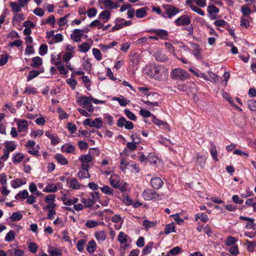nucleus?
I'll use <instances>...</instances> for the list:
<instances>
[{
    "mask_svg": "<svg viewBox=\"0 0 256 256\" xmlns=\"http://www.w3.org/2000/svg\"><path fill=\"white\" fill-rule=\"evenodd\" d=\"M17 126L19 132H25L28 130V124L26 120H18Z\"/></svg>",
    "mask_w": 256,
    "mask_h": 256,
    "instance_id": "8",
    "label": "nucleus"
},
{
    "mask_svg": "<svg viewBox=\"0 0 256 256\" xmlns=\"http://www.w3.org/2000/svg\"><path fill=\"white\" fill-rule=\"evenodd\" d=\"M92 126L100 128L102 126V122L100 118H98L92 120Z\"/></svg>",
    "mask_w": 256,
    "mask_h": 256,
    "instance_id": "31",
    "label": "nucleus"
},
{
    "mask_svg": "<svg viewBox=\"0 0 256 256\" xmlns=\"http://www.w3.org/2000/svg\"><path fill=\"white\" fill-rule=\"evenodd\" d=\"M104 6L110 9H116L119 6L118 2H114L112 0H102Z\"/></svg>",
    "mask_w": 256,
    "mask_h": 256,
    "instance_id": "14",
    "label": "nucleus"
},
{
    "mask_svg": "<svg viewBox=\"0 0 256 256\" xmlns=\"http://www.w3.org/2000/svg\"><path fill=\"white\" fill-rule=\"evenodd\" d=\"M149 67L148 74L151 78L160 82L168 78V69L163 65L153 64Z\"/></svg>",
    "mask_w": 256,
    "mask_h": 256,
    "instance_id": "1",
    "label": "nucleus"
},
{
    "mask_svg": "<svg viewBox=\"0 0 256 256\" xmlns=\"http://www.w3.org/2000/svg\"><path fill=\"white\" fill-rule=\"evenodd\" d=\"M152 186L156 190H158L163 184L162 179L158 177L152 178L150 180Z\"/></svg>",
    "mask_w": 256,
    "mask_h": 256,
    "instance_id": "10",
    "label": "nucleus"
},
{
    "mask_svg": "<svg viewBox=\"0 0 256 256\" xmlns=\"http://www.w3.org/2000/svg\"><path fill=\"white\" fill-rule=\"evenodd\" d=\"M75 149L74 146L68 144H65L62 146V150L68 154H74Z\"/></svg>",
    "mask_w": 256,
    "mask_h": 256,
    "instance_id": "19",
    "label": "nucleus"
},
{
    "mask_svg": "<svg viewBox=\"0 0 256 256\" xmlns=\"http://www.w3.org/2000/svg\"><path fill=\"white\" fill-rule=\"evenodd\" d=\"M54 64L56 66L61 74H65L68 73V71L64 68V64L61 60H58Z\"/></svg>",
    "mask_w": 256,
    "mask_h": 256,
    "instance_id": "21",
    "label": "nucleus"
},
{
    "mask_svg": "<svg viewBox=\"0 0 256 256\" xmlns=\"http://www.w3.org/2000/svg\"><path fill=\"white\" fill-rule=\"evenodd\" d=\"M22 184H24V183L22 182V180L19 178H17L11 182L12 187L14 188H18Z\"/></svg>",
    "mask_w": 256,
    "mask_h": 256,
    "instance_id": "58",
    "label": "nucleus"
},
{
    "mask_svg": "<svg viewBox=\"0 0 256 256\" xmlns=\"http://www.w3.org/2000/svg\"><path fill=\"white\" fill-rule=\"evenodd\" d=\"M110 18V13L107 10L102 11L99 15L98 18L104 20V22H107Z\"/></svg>",
    "mask_w": 256,
    "mask_h": 256,
    "instance_id": "32",
    "label": "nucleus"
},
{
    "mask_svg": "<svg viewBox=\"0 0 256 256\" xmlns=\"http://www.w3.org/2000/svg\"><path fill=\"white\" fill-rule=\"evenodd\" d=\"M40 74V72L38 70H32L30 71L28 74V76L27 78V80L30 81L34 78L36 77Z\"/></svg>",
    "mask_w": 256,
    "mask_h": 256,
    "instance_id": "44",
    "label": "nucleus"
},
{
    "mask_svg": "<svg viewBox=\"0 0 256 256\" xmlns=\"http://www.w3.org/2000/svg\"><path fill=\"white\" fill-rule=\"evenodd\" d=\"M78 176L80 179L89 178L90 176L88 172L84 170H80L78 174Z\"/></svg>",
    "mask_w": 256,
    "mask_h": 256,
    "instance_id": "48",
    "label": "nucleus"
},
{
    "mask_svg": "<svg viewBox=\"0 0 256 256\" xmlns=\"http://www.w3.org/2000/svg\"><path fill=\"white\" fill-rule=\"evenodd\" d=\"M84 32V30L75 29L70 36L71 38L76 42H80Z\"/></svg>",
    "mask_w": 256,
    "mask_h": 256,
    "instance_id": "7",
    "label": "nucleus"
},
{
    "mask_svg": "<svg viewBox=\"0 0 256 256\" xmlns=\"http://www.w3.org/2000/svg\"><path fill=\"white\" fill-rule=\"evenodd\" d=\"M63 40V36L60 34L54 35L51 40L50 44H54L62 42Z\"/></svg>",
    "mask_w": 256,
    "mask_h": 256,
    "instance_id": "42",
    "label": "nucleus"
},
{
    "mask_svg": "<svg viewBox=\"0 0 256 256\" xmlns=\"http://www.w3.org/2000/svg\"><path fill=\"white\" fill-rule=\"evenodd\" d=\"M86 240L84 239H81L78 240L77 243V248L80 252L83 250L84 245L86 244Z\"/></svg>",
    "mask_w": 256,
    "mask_h": 256,
    "instance_id": "59",
    "label": "nucleus"
},
{
    "mask_svg": "<svg viewBox=\"0 0 256 256\" xmlns=\"http://www.w3.org/2000/svg\"><path fill=\"white\" fill-rule=\"evenodd\" d=\"M96 248V244L94 240H90L86 246V250L90 253L94 252Z\"/></svg>",
    "mask_w": 256,
    "mask_h": 256,
    "instance_id": "27",
    "label": "nucleus"
},
{
    "mask_svg": "<svg viewBox=\"0 0 256 256\" xmlns=\"http://www.w3.org/2000/svg\"><path fill=\"white\" fill-rule=\"evenodd\" d=\"M45 135L51 140V144L52 145L55 146L60 142V138L55 136L49 131H46L45 132Z\"/></svg>",
    "mask_w": 256,
    "mask_h": 256,
    "instance_id": "15",
    "label": "nucleus"
},
{
    "mask_svg": "<svg viewBox=\"0 0 256 256\" xmlns=\"http://www.w3.org/2000/svg\"><path fill=\"white\" fill-rule=\"evenodd\" d=\"M229 252L230 254H232L234 256H237L239 253L238 246L237 245L232 246L230 248Z\"/></svg>",
    "mask_w": 256,
    "mask_h": 256,
    "instance_id": "61",
    "label": "nucleus"
},
{
    "mask_svg": "<svg viewBox=\"0 0 256 256\" xmlns=\"http://www.w3.org/2000/svg\"><path fill=\"white\" fill-rule=\"evenodd\" d=\"M248 106L252 111H256V100L254 99L250 100L248 101Z\"/></svg>",
    "mask_w": 256,
    "mask_h": 256,
    "instance_id": "51",
    "label": "nucleus"
},
{
    "mask_svg": "<svg viewBox=\"0 0 256 256\" xmlns=\"http://www.w3.org/2000/svg\"><path fill=\"white\" fill-rule=\"evenodd\" d=\"M208 78L211 80V82H214L215 83L219 80V77L212 72H208Z\"/></svg>",
    "mask_w": 256,
    "mask_h": 256,
    "instance_id": "60",
    "label": "nucleus"
},
{
    "mask_svg": "<svg viewBox=\"0 0 256 256\" xmlns=\"http://www.w3.org/2000/svg\"><path fill=\"white\" fill-rule=\"evenodd\" d=\"M78 48L80 52H86L90 49V46L87 42H84L80 45Z\"/></svg>",
    "mask_w": 256,
    "mask_h": 256,
    "instance_id": "54",
    "label": "nucleus"
},
{
    "mask_svg": "<svg viewBox=\"0 0 256 256\" xmlns=\"http://www.w3.org/2000/svg\"><path fill=\"white\" fill-rule=\"evenodd\" d=\"M190 19L188 15H182L174 21L178 26H188L190 24Z\"/></svg>",
    "mask_w": 256,
    "mask_h": 256,
    "instance_id": "6",
    "label": "nucleus"
},
{
    "mask_svg": "<svg viewBox=\"0 0 256 256\" xmlns=\"http://www.w3.org/2000/svg\"><path fill=\"white\" fill-rule=\"evenodd\" d=\"M79 160H80L82 162L88 163L92 161V158L89 154H85V155L82 156L79 158Z\"/></svg>",
    "mask_w": 256,
    "mask_h": 256,
    "instance_id": "41",
    "label": "nucleus"
},
{
    "mask_svg": "<svg viewBox=\"0 0 256 256\" xmlns=\"http://www.w3.org/2000/svg\"><path fill=\"white\" fill-rule=\"evenodd\" d=\"M57 187L54 184H49L45 188V191L48 192H54L57 190Z\"/></svg>",
    "mask_w": 256,
    "mask_h": 256,
    "instance_id": "40",
    "label": "nucleus"
},
{
    "mask_svg": "<svg viewBox=\"0 0 256 256\" xmlns=\"http://www.w3.org/2000/svg\"><path fill=\"white\" fill-rule=\"evenodd\" d=\"M54 158L57 162L62 165L64 166L68 164V160L62 154H57L55 155Z\"/></svg>",
    "mask_w": 256,
    "mask_h": 256,
    "instance_id": "24",
    "label": "nucleus"
},
{
    "mask_svg": "<svg viewBox=\"0 0 256 256\" xmlns=\"http://www.w3.org/2000/svg\"><path fill=\"white\" fill-rule=\"evenodd\" d=\"M142 195L146 200H158L160 199V195L154 190H146L143 192Z\"/></svg>",
    "mask_w": 256,
    "mask_h": 256,
    "instance_id": "4",
    "label": "nucleus"
},
{
    "mask_svg": "<svg viewBox=\"0 0 256 256\" xmlns=\"http://www.w3.org/2000/svg\"><path fill=\"white\" fill-rule=\"evenodd\" d=\"M92 96H81L78 98V102L83 106H86L92 103Z\"/></svg>",
    "mask_w": 256,
    "mask_h": 256,
    "instance_id": "12",
    "label": "nucleus"
},
{
    "mask_svg": "<svg viewBox=\"0 0 256 256\" xmlns=\"http://www.w3.org/2000/svg\"><path fill=\"white\" fill-rule=\"evenodd\" d=\"M157 158L153 154L150 153L148 156V161L152 164H156L157 162Z\"/></svg>",
    "mask_w": 256,
    "mask_h": 256,
    "instance_id": "49",
    "label": "nucleus"
},
{
    "mask_svg": "<svg viewBox=\"0 0 256 256\" xmlns=\"http://www.w3.org/2000/svg\"><path fill=\"white\" fill-rule=\"evenodd\" d=\"M147 8H142L137 10L136 12V16L138 18L144 17L146 14Z\"/></svg>",
    "mask_w": 256,
    "mask_h": 256,
    "instance_id": "29",
    "label": "nucleus"
},
{
    "mask_svg": "<svg viewBox=\"0 0 256 256\" xmlns=\"http://www.w3.org/2000/svg\"><path fill=\"white\" fill-rule=\"evenodd\" d=\"M206 162V158L202 156H198L197 158L196 164L197 166H199L200 168H204Z\"/></svg>",
    "mask_w": 256,
    "mask_h": 256,
    "instance_id": "36",
    "label": "nucleus"
},
{
    "mask_svg": "<svg viewBox=\"0 0 256 256\" xmlns=\"http://www.w3.org/2000/svg\"><path fill=\"white\" fill-rule=\"evenodd\" d=\"M150 32L156 34L159 38L166 40L168 36L167 31L162 29H154L150 31Z\"/></svg>",
    "mask_w": 256,
    "mask_h": 256,
    "instance_id": "9",
    "label": "nucleus"
},
{
    "mask_svg": "<svg viewBox=\"0 0 256 256\" xmlns=\"http://www.w3.org/2000/svg\"><path fill=\"white\" fill-rule=\"evenodd\" d=\"M15 238V234L13 230L10 231L5 237V240L8 242H12Z\"/></svg>",
    "mask_w": 256,
    "mask_h": 256,
    "instance_id": "46",
    "label": "nucleus"
},
{
    "mask_svg": "<svg viewBox=\"0 0 256 256\" xmlns=\"http://www.w3.org/2000/svg\"><path fill=\"white\" fill-rule=\"evenodd\" d=\"M112 100L118 101L119 104L122 106H126L130 102V100H126L122 96L120 97H113Z\"/></svg>",
    "mask_w": 256,
    "mask_h": 256,
    "instance_id": "23",
    "label": "nucleus"
},
{
    "mask_svg": "<svg viewBox=\"0 0 256 256\" xmlns=\"http://www.w3.org/2000/svg\"><path fill=\"white\" fill-rule=\"evenodd\" d=\"M152 122L156 125L162 126L163 128L167 129L168 127L166 122L157 118L154 115H152Z\"/></svg>",
    "mask_w": 256,
    "mask_h": 256,
    "instance_id": "11",
    "label": "nucleus"
},
{
    "mask_svg": "<svg viewBox=\"0 0 256 256\" xmlns=\"http://www.w3.org/2000/svg\"><path fill=\"white\" fill-rule=\"evenodd\" d=\"M48 252L52 256H61L62 254L61 250L56 248L50 249Z\"/></svg>",
    "mask_w": 256,
    "mask_h": 256,
    "instance_id": "37",
    "label": "nucleus"
},
{
    "mask_svg": "<svg viewBox=\"0 0 256 256\" xmlns=\"http://www.w3.org/2000/svg\"><path fill=\"white\" fill-rule=\"evenodd\" d=\"M94 235L96 240L98 241L104 242L106 238V234L104 230L96 232Z\"/></svg>",
    "mask_w": 256,
    "mask_h": 256,
    "instance_id": "28",
    "label": "nucleus"
},
{
    "mask_svg": "<svg viewBox=\"0 0 256 256\" xmlns=\"http://www.w3.org/2000/svg\"><path fill=\"white\" fill-rule=\"evenodd\" d=\"M174 230L175 227L172 224H166L164 229V233L166 234H170L172 232H174Z\"/></svg>",
    "mask_w": 256,
    "mask_h": 256,
    "instance_id": "52",
    "label": "nucleus"
},
{
    "mask_svg": "<svg viewBox=\"0 0 256 256\" xmlns=\"http://www.w3.org/2000/svg\"><path fill=\"white\" fill-rule=\"evenodd\" d=\"M210 152L212 156L214 158L215 161L218 160V158L217 156V150L216 148V146L213 144H212L210 148Z\"/></svg>",
    "mask_w": 256,
    "mask_h": 256,
    "instance_id": "33",
    "label": "nucleus"
},
{
    "mask_svg": "<svg viewBox=\"0 0 256 256\" xmlns=\"http://www.w3.org/2000/svg\"><path fill=\"white\" fill-rule=\"evenodd\" d=\"M155 59L156 61L164 62L168 60L167 56L162 52H157L154 54Z\"/></svg>",
    "mask_w": 256,
    "mask_h": 256,
    "instance_id": "16",
    "label": "nucleus"
},
{
    "mask_svg": "<svg viewBox=\"0 0 256 256\" xmlns=\"http://www.w3.org/2000/svg\"><path fill=\"white\" fill-rule=\"evenodd\" d=\"M124 20L122 18H118L116 20L115 25L112 28V31L114 32L116 30H118L124 26L123 22Z\"/></svg>",
    "mask_w": 256,
    "mask_h": 256,
    "instance_id": "17",
    "label": "nucleus"
},
{
    "mask_svg": "<svg viewBox=\"0 0 256 256\" xmlns=\"http://www.w3.org/2000/svg\"><path fill=\"white\" fill-rule=\"evenodd\" d=\"M190 8L194 12H196L197 14L200 16H204L205 14L203 10H201L200 8H198V7L194 5H191Z\"/></svg>",
    "mask_w": 256,
    "mask_h": 256,
    "instance_id": "62",
    "label": "nucleus"
},
{
    "mask_svg": "<svg viewBox=\"0 0 256 256\" xmlns=\"http://www.w3.org/2000/svg\"><path fill=\"white\" fill-rule=\"evenodd\" d=\"M117 126L120 128L124 126L127 130H132L134 128L133 123L130 121H128L126 119L121 116L118 120Z\"/></svg>",
    "mask_w": 256,
    "mask_h": 256,
    "instance_id": "5",
    "label": "nucleus"
},
{
    "mask_svg": "<svg viewBox=\"0 0 256 256\" xmlns=\"http://www.w3.org/2000/svg\"><path fill=\"white\" fill-rule=\"evenodd\" d=\"M162 7L164 8L165 12L162 14V16L164 18H171L173 16L179 13L181 10L172 5H163Z\"/></svg>",
    "mask_w": 256,
    "mask_h": 256,
    "instance_id": "3",
    "label": "nucleus"
},
{
    "mask_svg": "<svg viewBox=\"0 0 256 256\" xmlns=\"http://www.w3.org/2000/svg\"><path fill=\"white\" fill-rule=\"evenodd\" d=\"M124 112L126 116L130 120H135L136 119V116L128 109H124Z\"/></svg>",
    "mask_w": 256,
    "mask_h": 256,
    "instance_id": "50",
    "label": "nucleus"
},
{
    "mask_svg": "<svg viewBox=\"0 0 256 256\" xmlns=\"http://www.w3.org/2000/svg\"><path fill=\"white\" fill-rule=\"evenodd\" d=\"M92 53L94 56L95 58L98 60H100L102 58V54L100 51L96 48H92Z\"/></svg>",
    "mask_w": 256,
    "mask_h": 256,
    "instance_id": "56",
    "label": "nucleus"
},
{
    "mask_svg": "<svg viewBox=\"0 0 256 256\" xmlns=\"http://www.w3.org/2000/svg\"><path fill=\"white\" fill-rule=\"evenodd\" d=\"M42 60L41 58L39 56H36L32 58V63L30 66L33 68H38L39 66L42 65Z\"/></svg>",
    "mask_w": 256,
    "mask_h": 256,
    "instance_id": "25",
    "label": "nucleus"
},
{
    "mask_svg": "<svg viewBox=\"0 0 256 256\" xmlns=\"http://www.w3.org/2000/svg\"><path fill=\"white\" fill-rule=\"evenodd\" d=\"M54 64L56 66L61 74H65L68 73V71L64 68V64L61 60H58Z\"/></svg>",
    "mask_w": 256,
    "mask_h": 256,
    "instance_id": "20",
    "label": "nucleus"
},
{
    "mask_svg": "<svg viewBox=\"0 0 256 256\" xmlns=\"http://www.w3.org/2000/svg\"><path fill=\"white\" fill-rule=\"evenodd\" d=\"M48 52V46L46 44H42L39 49V54L41 56H44Z\"/></svg>",
    "mask_w": 256,
    "mask_h": 256,
    "instance_id": "64",
    "label": "nucleus"
},
{
    "mask_svg": "<svg viewBox=\"0 0 256 256\" xmlns=\"http://www.w3.org/2000/svg\"><path fill=\"white\" fill-rule=\"evenodd\" d=\"M6 150H8V152H12L16 148V144L14 142H6Z\"/></svg>",
    "mask_w": 256,
    "mask_h": 256,
    "instance_id": "45",
    "label": "nucleus"
},
{
    "mask_svg": "<svg viewBox=\"0 0 256 256\" xmlns=\"http://www.w3.org/2000/svg\"><path fill=\"white\" fill-rule=\"evenodd\" d=\"M104 122L112 126L114 124V118L109 114H105L104 116Z\"/></svg>",
    "mask_w": 256,
    "mask_h": 256,
    "instance_id": "39",
    "label": "nucleus"
},
{
    "mask_svg": "<svg viewBox=\"0 0 256 256\" xmlns=\"http://www.w3.org/2000/svg\"><path fill=\"white\" fill-rule=\"evenodd\" d=\"M128 236L124 232H120L118 236V240L121 244H124V248H128V244H127Z\"/></svg>",
    "mask_w": 256,
    "mask_h": 256,
    "instance_id": "13",
    "label": "nucleus"
},
{
    "mask_svg": "<svg viewBox=\"0 0 256 256\" xmlns=\"http://www.w3.org/2000/svg\"><path fill=\"white\" fill-rule=\"evenodd\" d=\"M155 222H153L148 221L147 220H144L143 222V225L146 230H148L149 228L154 227L155 226Z\"/></svg>",
    "mask_w": 256,
    "mask_h": 256,
    "instance_id": "63",
    "label": "nucleus"
},
{
    "mask_svg": "<svg viewBox=\"0 0 256 256\" xmlns=\"http://www.w3.org/2000/svg\"><path fill=\"white\" fill-rule=\"evenodd\" d=\"M81 202L82 204H84V208H90L94 203V200L90 198H82L81 200Z\"/></svg>",
    "mask_w": 256,
    "mask_h": 256,
    "instance_id": "30",
    "label": "nucleus"
},
{
    "mask_svg": "<svg viewBox=\"0 0 256 256\" xmlns=\"http://www.w3.org/2000/svg\"><path fill=\"white\" fill-rule=\"evenodd\" d=\"M207 10L209 15L216 14L220 10L218 8L212 4L208 6Z\"/></svg>",
    "mask_w": 256,
    "mask_h": 256,
    "instance_id": "35",
    "label": "nucleus"
},
{
    "mask_svg": "<svg viewBox=\"0 0 256 256\" xmlns=\"http://www.w3.org/2000/svg\"><path fill=\"white\" fill-rule=\"evenodd\" d=\"M170 76L174 80L184 81L189 78L190 75L180 68H175L172 70Z\"/></svg>",
    "mask_w": 256,
    "mask_h": 256,
    "instance_id": "2",
    "label": "nucleus"
},
{
    "mask_svg": "<svg viewBox=\"0 0 256 256\" xmlns=\"http://www.w3.org/2000/svg\"><path fill=\"white\" fill-rule=\"evenodd\" d=\"M102 192L108 195H111L113 194V190L109 186H105L100 188Z\"/></svg>",
    "mask_w": 256,
    "mask_h": 256,
    "instance_id": "47",
    "label": "nucleus"
},
{
    "mask_svg": "<svg viewBox=\"0 0 256 256\" xmlns=\"http://www.w3.org/2000/svg\"><path fill=\"white\" fill-rule=\"evenodd\" d=\"M119 177L116 175H112L110 178V184L114 188L119 187L120 182Z\"/></svg>",
    "mask_w": 256,
    "mask_h": 256,
    "instance_id": "18",
    "label": "nucleus"
},
{
    "mask_svg": "<svg viewBox=\"0 0 256 256\" xmlns=\"http://www.w3.org/2000/svg\"><path fill=\"white\" fill-rule=\"evenodd\" d=\"M10 6L12 8V12L14 14L20 12L22 10V8L20 6L19 4L17 2H10Z\"/></svg>",
    "mask_w": 256,
    "mask_h": 256,
    "instance_id": "26",
    "label": "nucleus"
},
{
    "mask_svg": "<svg viewBox=\"0 0 256 256\" xmlns=\"http://www.w3.org/2000/svg\"><path fill=\"white\" fill-rule=\"evenodd\" d=\"M237 240L232 236H228L226 240L225 241V244L226 246H233L235 242H236Z\"/></svg>",
    "mask_w": 256,
    "mask_h": 256,
    "instance_id": "55",
    "label": "nucleus"
},
{
    "mask_svg": "<svg viewBox=\"0 0 256 256\" xmlns=\"http://www.w3.org/2000/svg\"><path fill=\"white\" fill-rule=\"evenodd\" d=\"M24 158V156L22 153H18L14 154L12 157V161L14 163L17 164L21 162Z\"/></svg>",
    "mask_w": 256,
    "mask_h": 256,
    "instance_id": "34",
    "label": "nucleus"
},
{
    "mask_svg": "<svg viewBox=\"0 0 256 256\" xmlns=\"http://www.w3.org/2000/svg\"><path fill=\"white\" fill-rule=\"evenodd\" d=\"M25 19V17L24 16V14L22 13H14V16L12 18V22H14V21H21Z\"/></svg>",
    "mask_w": 256,
    "mask_h": 256,
    "instance_id": "43",
    "label": "nucleus"
},
{
    "mask_svg": "<svg viewBox=\"0 0 256 256\" xmlns=\"http://www.w3.org/2000/svg\"><path fill=\"white\" fill-rule=\"evenodd\" d=\"M28 193L27 190H23L19 192L16 195L15 198L18 200V198L25 199L28 196Z\"/></svg>",
    "mask_w": 256,
    "mask_h": 256,
    "instance_id": "38",
    "label": "nucleus"
},
{
    "mask_svg": "<svg viewBox=\"0 0 256 256\" xmlns=\"http://www.w3.org/2000/svg\"><path fill=\"white\" fill-rule=\"evenodd\" d=\"M22 217V214L19 212H14L12 214L10 218L12 222L20 220Z\"/></svg>",
    "mask_w": 256,
    "mask_h": 256,
    "instance_id": "57",
    "label": "nucleus"
},
{
    "mask_svg": "<svg viewBox=\"0 0 256 256\" xmlns=\"http://www.w3.org/2000/svg\"><path fill=\"white\" fill-rule=\"evenodd\" d=\"M152 246H153L152 242H150L148 243V244L146 245V246H145L144 248L143 249V250L142 251V254L145 255V254H146L152 251Z\"/></svg>",
    "mask_w": 256,
    "mask_h": 256,
    "instance_id": "53",
    "label": "nucleus"
},
{
    "mask_svg": "<svg viewBox=\"0 0 256 256\" xmlns=\"http://www.w3.org/2000/svg\"><path fill=\"white\" fill-rule=\"evenodd\" d=\"M82 186L76 178H72L70 181V187L74 190H79Z\"/></svg>",
    "mask_w": 256,
    "mask_h": 256,
    "instance_id": "22",
    "label": "nucleus"
}]
</instances>
